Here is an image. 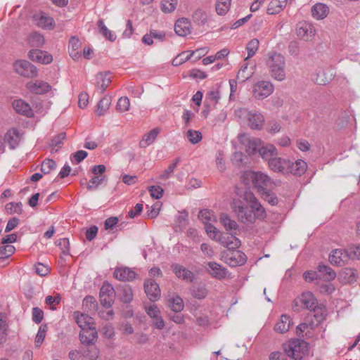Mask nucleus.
Masks as SVG:
<instances>
[{"mask_svg":"<svg viewBox=\"0 0 360 360\" xmlns=\"http://www.w3.org/2000/svg\"><path fill=\"white\" fill-rule=\"evenodd\" d=\"M243 200L249 204V207L240 199H233L231 205L233 212L240 222L249 224L255 223L257 219L266 218L265 209L252 192L245 191Z\"/></svg>","mask_w":360,"mask_h":360,"instance_id":"1","label":"nucleus"},{"mask_svg":"<svg viewBox=\"0 0 360 360\" xmlns=\"http://www.w3.org/2000/svg\"><path fill=\"white\" fill-rule=\"evenodd\" d=\"M238 141L244 146L249 155H259L262 158L278 155V151L274 144L265 143L258 137H251L246 134H240Z\"/></svg>","mask_w":360,"mask_h":360,"instance_id":"2","label":"nucleus"},{"mask_svg":"<svg viewBox=\"0 0 360 360\" xmlns=\"http://www.w3.org/2000/svg\"><path fill=\"white\" fill-rule=\"evenodd\" d=\"M242 177L245 184H248L251 181L253 186L259 193L266 190H273L277 186L274 180L262 172L246 171L243 174Z\"/></svg>","mask_w":360,"mask_h":360,"instance_id":"3","label":"nucleus"},{"mask_svg":"<svg viewBox=\"0 0 360 360\" xmlns=\"http://www.w3.org/2000/svg\"><path fill=\"white\" fill-rule=\"evenodd\" d=\"M266 65L271 77L278 81L285 79V60L284 56L278 53H271L266 60Z\"/></svg>","mask_w":360,"mask_h":360,"instance_id":"4","label":"nucleus"},{"mask_svg":"<svg viewBox=\"0 0 360 360\" xmlns=\"http://www.w3.org/2000/svg\"><path fill=\"white\" fill-rule=\"evenodd\" d=\"M287 356L295 359H302L308 352V344L299 339L291 340L283 345Z\"/></svg>","mask_w":360,"mask_h":360,"instance_id":"5","label":"nucleus"},{"mask_svg":"<svg viewBox=\"0 0 360 360\" xmlns=\"http://www.w3.org/2000/svg\"><path fill=\"white\" fill-rule=\"evenodd\" d=\"M236 115L239 117H245L247 120V124L251 129L261 130L264 124V115L257 110H248L243 108L236 111Z\"/></svg>","mask_w":360,"mask_h":360,"instance_id":"6","label":"nucleus"},{"mask_svg":"<svg viewBox=\"0 0 360 360\" xmlns=\"http://www.w3.org/2000/svg\"><path fill=\"white\" fill-rule=\"evenodd\" d=\"M274 91V86L271 82L259 81L252 86V96L257 100H263L269 96Z\"/></svg>","mask_w":360,"mask_h":360,"instance_id":"7","label":"nucleus"},{"mask_svg":"<svg viewBox=\"0 0 360 360\" xmlns=\"http://www.w3.org/2000/svg\"><path fill=\"white\" fill-rule=\"evenodd\" d=\"M23 131L18 127L8 129L4 134V143L8 144L11 149L16 148L23 138Z\"/></svg>","mask_w":360,"mask_h":360,"instance_id":"8","label":"nucleus"},{"mask_svg":"<svg viewBox=\"0 0 360 360\" xmlns=\"http://www.w3.org/2000/svg\"><path fill=\"white\" fill-rule=\"evenodd\" d=\"M115 290L112 285L108 283H104L100 290L101 304L106 308H110L114 302Z\"/></svg>","mask_w":360,"mask_h":360,"instance_id":"9","label":"nucleus"},{"mask_svg":"<svg viewBox=\"0 0 360 360\" xmlns=\"http://www.w3.org/2000/svg\"><path fill=\"white\" fill-rule=\"evenodd\" d=\"M15 72L25 77H32L37 75L34 67L27 60H19L14 63Z\"/></svg>","mask_w":360,"mask_h":360,"instance_id":"10","label":"nucleus"},{"mask_svg":"<svg viewBox=\"0 0 360 360\" xmlns=\"http://www.w3.org/2000/svg\"><path fill=\"white\" fill-rule=\"evenodd\" d=\"M349 260V253L346 249H335L329 255V261L334 266H342L347 264Z\"/></svg>","mask_w":360,"mask_h":360,"instance_id":"11","label":"nucleus"},{"mask_svg":"<svg viewBox=\"0 0 360 360\" xmlns=\"http://www.w3.org/2000/svg\"><path fill=\"white\" fill-rule=\"evenodd\" d=\"M32 19L35 25L41 29L51 30L55 27V21L53 18L49 16L45 13H36L32 15Z\"/></svg>","mask_w":360,"mask_h":360,"instance_id":"12","label":"nucleus"},{"mask_svg":"<svg viewBox=\"0 0 360 360\" xmlns=\"http://www.w3.org/2000/svg\"><path fill=\"white\" fill-rule=\"evenodd\" d=\"M294 302L296 305L300 304L310 311H315L318 304L317 300L310 292L302 293L301 296L295 300Z\"/></svg>","mask_w":360,"mask_h":360,"instance_id":"13","label":"nucleus"},{"mask_svg":"<svg viewBox=\"0 0 360 360\" xmlns=\"http://www.w3.org/2000/svg\"><path fill=\"white\" fill-rule=\"evenodd\" d=\"M246 255L240 250H231L225 255V262L231 266H241L246 262Z\"/></svg>","mask_w":360,"mask_h":360,"instance_id":"14","label":"nucleus"},{"mask_svg":"<svg viewBox=\"0 0 360 360\" xmlns=\"http://www.w3.org/2000/svg\"><path fill=\"white\" fill-rule=\"evenodd\" d=\"M25 86L31 93L35 94H45L52 89L51 86L48 82L39 79L30 81Z\"/></svg>","mask_w":360,"mask_h":360,"instance_id":"15","label":"nucleus"},{"mask_svg":"<svg viewBox=\"0 0 360 360\" xmlns=\"http://www.w3.org/2000/svg\"><path fill=\"white\" fill-rule=\"evenodd\" d=\"M297 36L305 41H311L315 35L314 27L309 23L301 22L297 24Z\"/></svg>","mask_w":360,"mask_h":360,"instance_id":"16","label":"nucleus"},{"mask_svg":"<svg viewBox=\"0 0 360 360\" xmlns=\"http://www.w3.org/2000/svg\"><path fill=\"white\" fill-rule=\"evenodd\" d=\"M287 174L301 176L307 168V163L302 159H288Z\"/></svg>","mask_w":360,"mask_h":360,"instance_id":"17","label":"nucleus"},{"mask_svg":"<svg viewBox=\"0 0 360 360\" xmlns=\"http://www.w3.org/2000/svg\"><path fill=\"white\" fill-rule=\"evenodd\" d=\"M79 340L82 345H93L98 338V333L95 326L84 328L79 335Z\"/></svg>","mask_w":360,"mask_h":360,"instance_id":"18","label":"nucleus"},{"mask_svg":"<svg viewBox=\"0 0 360 360\" xmlns=\"http://www.w3.org/2000/svg\"><path fill=\"white\" fill-rule=\"evenodd\" d=\"M144 290L151 301H155L160 297V290L158 284L152 279H148L144 283Z\"/></svg>","mask_w":360,"mask_h":360,"instance_id":"19","label":"nucleus"},{"mask_svg":"<svg viewBox=\"0 0 360 360\" xmlns=\"http://www.w3.org/2000/svg\"><path fill=\"white\" fill-rule=\"evenodd\" d=\"M29 58L34 62L49 64L53 60V57L48 52L40 49H33L29 52Z\"/></svg>","mask_w":360,"mask_h":360,"instance_id":"20","label":"nucleus"},{"mask_svg":"<svg viewBox=\"0 0 360 360\" xmlns=\"http://www.w3.org/2000/svg\"><path fill=\"white\" fill-rule=\"evenodd\" d=\"M191 22L186 18L178 19L174 25L175 32L181 37H186L191 34Z\"/></svg>","mask_w":360,"mask_h":360,"instance_id":"21","label":"nucleus"},{"mask_svg":"<svg viewBox=\"0 0 360 360\" xmlns=\"http://www.w3.org/2000/svg\"><path fill=\"white\" fill-rule=\"evenodd\" d=\"M222 245L226 247L229 250H235L240 246V240L236 237L235 234H221L218 240Z\"/></svg>","mask_w":360,"mask_h":360,"instance_id":"22","label":"nucleus"},{"mask_svg":"<svg viewBox=\"0 0 360 360\" xmlns=\"http://www.w3.org/2000/svg\"><path fill=\"white\" fill-rule=\"evenodd\" d=\"M208 272L212 277L217 279H223L226 276L227 270L219 264L214 262H210L207 264Z\"/></svg>","mask_w":360,"mask_h":360,"instance_id":"23","label":"nucleus"},{"mask_svg":"<svg viewBox=\"0 0 360 360\" xmlns=\"http://www.w3.org/2000/svg\"><path fill=\"white\" fill-rule=\"evenodd\" d=\"M13 107L15 110L22 115L31 117L34 115V112L30 104L22 99L15 100L13 103Z\"/></svg>","mask_w":360,"mask_h":360,"instance_id":"24","label":"nucleus"},{"mask_svg":"<svg viewBox=\"0 0 360 360\" xmlns=\"http://www.w3.org/2000/svg\"><path fill=\"white\" fill-rule=\"evenodd\" d=\"M114 276L122 281H131L136 277V273L128 267H119L115 269Z\"/></svg>","mask_w":360,"mask_h":360,"instance_id":"25","label":"nucleus"},{"mask_svg":"<svg viewBox=\"0 0 360 360\" xmlns=\"http://www.w3.org/2000/svg\"><path fill=\"white\" fill-rule=\"evenodd\" d=\"M269 168L275 172L283 174H287L288 160V159H266Z\"/></svg>","mask_w":360,"mask_h":360,"instance_id":"26","label":"nucleus"},{"mask_svg":"<svg viewBox=\"0 0 360 360\" xmlns=\"http://www.w3.org/2000/svg\"><path fill=\"white\" fill-rule=\"evenodd\" d=\"M82 43L79 39L75 37H71L69 41V53L74 60H78L82 55Z\"/></svg>","mask_w":360,"mask_h":360,"instance_id":"27","label":"nucleus"},{"mask_svg":"<svg viewBox=\"0 0 360 360\" xmlns=\"http://www.w3.org/2000/svg\"><path fill=\"white\" fill-rule=\"evenodd\" d=\"M110 73L108 72H98L96 75V86L101 90L102 92L105 91L109 84L111 83Z\"/></svg>","mask_w":360,"mask_h":360,"instance_id":"28","label":"nucleus"},{"mask_svg":"<svg viewBox=\"0 0 360 360\" xmlns=\"http://www.w3.org/2000/svg\"><path fill=\"white\" fill-rule=\"evenodd\" d=\"M172 270L176 276L186 281L191 282L194 278V275L188 269L184 267L180 264H173L172 266Z\"/></svg>","mask_w":360,"mask_h":360,"instance_id":"29","label":"nucleus"},{"mask_svg":"<svg viewBox=\"0 0 360 360\" xmlns=\"http://www.w3.org/2000/svg\"><path fill=\"white\" fill-rule=\"evenodd\" d=\"M220 221L226 231H231L230 233L237 234L238 224L235 220L231 219L226 214L222 213L220 215Z\"/></svg>","mask_w":360,"mask_h":360,"instance_id":"30","label":"nucleus"},{"mask_svg":"<svg viewBox=\"0 0 360 360\" xmlns=\"http://www.w3.org/2000/svg\"><path fill=\"white\" fill-rule=\"evenodd\" d=\"M328 12L329 9L327 5L322 3H317L311 8L312 16L317 20L325 18Z\"/></svg>","mask_w":360,"mask_h":360,"instance_id":"31","label":"nucleus"},{"mask_svg":"<svg viewBox=\"0 0 360 360\" xmlns=\"http://www.w3.org/2000/svg\"><path fill=\"white\" fill-rule=\"evenodd\" d=\"M253 68L248 66V61H245L238 70L236 78L240 82H243L248 79L253 75Z\"/></svg>","mask_w":360,"mask_h":360,"instance_id":"32","label":"nucleus"},{"mask_svg":"<svg viewBox=\"0 0 360 360\" xmlns=\"http://www.w3.org/2000/svg\"><path fill=\"white\" fill-rule=\"evenodd\" d=\"M288 0H271L269 4L267 13L270 15L279 13L283 10Z\"/></svg>","mask_w":360,"mask_h":360,"instance_id":"33","label":"nucleus"},{"mask_svg":"<svg viewBox=\"0 0 360 360\" xmlns=\"http://www.w3.org/2000/svg\"><path fill=\"white\" fill-rule=\"evenodd\" d=\"M340 277L344 283H352L356 281L358 274L352 268H345L340 272Z\"/></svg>","mask_w":360,"mask_h":360,"instance_id":"34","label":"nucleus"},{"mask_svg":"<svg viewBox=\"0 0 360 360\" xmlns=\"http://www.w3.org/2000/svg\"><path fill=\"white\" fill-rule=\"evenodd\" d=\"M160 130L157 128L150 130L149 132L144 134L139 144L141 148H146L152 144L156 139Z\"/></svg>","mask_w":360,"mask_h":360,"instance_id":"35","label":"nucleus"},{"mask_svg":"<svg viewBox=\"0 0 360 360\" xmlns=\"http://www.w3.org/2000/svg\"><path fill=\"white\" fill-rule=\"evenodd\" d=\"M291 325V321L288 316L284 314L280 318V320L276 323L274 330L281 333L287 332Z\"/></svg>","mask_w":360,"mask_h":360,"instance_id":"36","label":"nucleus"},{"mask_svg":"<svg viewBox=\"0 0 360 360\" xmlns=\"http://www.w3.org/2000/svg\"><path fill=\"white\" fill-rule=\"evenodd\" d=\"M312 79L319 85H325L332 80V75H328L323 70L319 69L313 75Z\"/></svg>","mask_w":360,"mask_h":360,"instance_id":"37","label":"nucleus"},{"mask_svg":"<svg viewBox=\"0 0 360 360\" xmlns=\"http://www.w3.org/2000/svg\"><path fill=\"white\" fill-rule=\"evenodd\" d=\"M76 322L78 326L81 328V330L84 328H89L94 326L93 319L89 315L81 314L76 317Z\"/></svg>","mask_w":360,"mask_h":360,"instance_id":"38","label":"nucleus"},{"mask_svg":"<svg viewBox=\"0 0 360 360\" xmlns=\"http://www.w3.org/2000/svg\"><path fill=\"white\" fill-rule=\"evenodd\" d=\"M27 41L32 46L42 47L44 44L45 39L41 34L32 32L28 36Z\"/></svg>","mask_w":360,"mask_h":360,"instance_id":"39","label":"nucleus"},{"mask_svg":"<svg viewBox=\"0 0 360 360\" xmlns=\"http://www.w3.org/2000/svg\"><path fill=\"white\" fill-rule=\"evenodd\" d=\"M231 0H216L215 10L218 15H224L230 9Z\"/></svg>","mask_w":360,"mask_h":360,"instance_id":"40","label":"nucleus"},{"mask_svg":"<svg viewBox=\"0 0 360 360\" xmlns=\"http://www.w3.org/2000/svg\"><path fill=\"white\" fill-rule=\"evenodd\" d=\"M318 270L321 275L327 281L334 280L336 277L335 271L328 265L320 264L318 266Z\"/></svg>","mask_w":360,"mask_h":360,"instance_id":"41","label":"nucleus"},{"mask_svg":"<svg viewBox=\"0 0 360 360\" xmlns=\"http://www.w3.org/2000/svg\"><path fill=\"white\" fill-rule=\"evenodd\" d=\"M98 26L99 32L107 39L110 41H114L116 39V35L111 30H110L104 24L103 20L98 21Z\"/></svg>","mask_w":360,"mask_h":360,"instance_id":"42","label":"nucleus"},{"mask_svg":"<svg viewBox=\"0 0 360 360\" xmlns=\"http://www.w3.org/2000/svg\"><path fill=\"white\" fill-rule=\"evenodd\" d=\"M259 46V41L257 39H252L247 44L246 50L248 52V56L245 58L244 61H248L249 58L255 55L258 51Z\"/></svg>","mask_w":360,"mask_h":360,"instance_id":"43","label":"nucleus"},{"mask_svg":"<svg viewBox=\"0 0 360 360\" xmlns=\"http://www.w3.org/2000/svg\"><path fill=\"white\" fill-rule=\"evenodd\" d=\"M120 299L124 303H129L133 300V292L129 285H124L120 289Z\"/></svg>","mask_w":360,"mask_h":360,"instance_id":"44","label":"nucleus"},{"mask_svg":"<svg viewBox=\"0 0 360 360\" xmlns=\"http://www.w3.org/2000/svg\"><path fill=\"white\" fill-rule=\"evenodd\" d=\"M178 0H162L161 11L165 13H172L176 8Z\"/></svg>","mask_w":360,"mask_h":360,"instance_id":"45","label":"nucleus"},{"mask_svg":"<svg viewBox=\"0 0 360 360\" xmlns=\"http://www.w3.org/2000/svg\"><path fill=\"white\" fill-rule=\"evenodd\" d=\"M169 307L174 312H179L184 309V301L179 296H176L169 299Z\"/></svg>","mask_w":360,"mask_h":360,"instance_id":"46","label":"nucleus"},{"mask_svg":"<svg viewBox=\"0 0 360 360\" xmlns=\"http://www.w3.org/2000/svg\"><path fill=\"white\" fill-rule=\"evenodd\" d=\"M99 349L93 347L82 350V355L89 360H96L99 356Z\"/></svg>","mask_w":360,"mask_h":360,"instance_id":"47","label":"nucleus"},{"mask_svg":"<svg viewBox=\"0 0 360 360\" xmlns=\"http://www.w3.org/2000/svg\"><path fill=\"white\" fill-rule=\"evenodd\" d=\"M205 231L210 238L215 240H219V238L222 234L215 226L210 222L205 224Z\"/></svg>","mask_w":360,"mask_h":360,"instance_id":"48","label":"nucleus"},{"mask_svg":"<svg viewBox=\"0 0 360 360\" xmlns=\"http://www.w3.org/2000/svg\"><path fill=\"white\" fill-rule=\"evenodd\" d=\"M48 330L46 324H41L35 338V346L39 347L44 342Z\"/></svg>","mask_w":360,"mask_h":360,"instance_id":"49","label":"nucleus"},{"mask_svg":"<svg viewBox=\"0 0 360 360\" xmlns=\"http://www.w3.org/2000/svg\"><path fill=\"white\" fill-rule=\"evenodd\" d=\"M66 137L65 132H61L57 136H54L51 141L50 146L52 150L57 151L59 148L61 147L63 141Z\"/></svg>","mask_w":360,"mask_h":360,"instance_id":"50","label":"nucleus"},{"mask_svg":"<svg viewBox=\"0 0 360 360\" xmlns=\"http://www.w3.org/2000/svg\"><path fill=\"white\" fill-rule=\"evenodd\" d=\"M110 105V100L108 98H103L100 100L97 105V109L96 110V113L101 116L103 115L107 110L109 108Z\"/></svg>","mask_w":360,"mask_h":360,"instance_id":"51","label":"nucleus"},{"mask_svg":"<svg viewBox=\"0 0 360 360\" xmlns=\"http://www.w3.org/2000/svg\"><path fill=\"white\" fill-rule=\"evenodd\" d=\"M190 59H191V58L189 54V51H182L173 59L172 65L174 66H179L184 64Z\"/></svg>","mask_w":360,"mask_h":360,"instance_id":"52","label":"nucleus"},{"mask_svg":"<svg viewBox=\"0 0 360 360\" xmlns=\"http://www.w3.org/2000/svg\"><path fill=\"white\" fill-rule=\"evenodd\" d=\"M193 19L195 23L203 25L207 20V13L202 9H197L193 13Z\"/></svg>","mask_w":360,"mask_h":360,"instance_id":"53","label":"nucleus"},{"mask_svg":"<svg viewBox=\"0 0 360 360\" xmlns=\"http://www.w3.org/2000/svg\"><path fill=\"white\" fill-rule=\"evenodd\" d=\"M106 176L105 175L103 176H94L91 179L89 182L86 186V188L89 191H91L93 189H96L99 185H101L104 181H105Z\"/></svg>","mask_w":360,"mask_h":360,"instance_id":"54","label":"nucleus"},{"mask_svg":"<svg viewBox=\"0 0 360 360\" xmlns=\"http://www.w3.org/2000/svg\"><path fill=\"white\" fill-rule=\"evenodd\" d=\"M272 190H266L260 193L261 197L271 205H276L278 203V198L271 191Z\"/></svg>","mask_w":360,"mask_h":360,"instance_id":"55","label":"nucleus"},{"mask_svg":"<svg viewBox=\"0 0 360 360\" xmlns=\"http://www.w3.org/2000/svg\"><path fill=\"white\" fill-rule=\"evenodd\" d=\"M7 213L20 214L22 212V205L20 202H9L6 205Z\"/></svg>","mask_w":360,"mask_h":360,"instance_id":"56","label":"nucleus"},{"mask_svg":"<svg viewBox=\"0 0 360 360\" xmlns=\"http://www.w3.org/2000/svg\"><path fill=\"white\" fill-rule=\"evenodd\" d=\"M186 137L189 142L195 144L202 140V134L198 130L189 129L186 133Z\"/></svg>","mask_w":360,"mask_h":360,"instance_id":"57","label":"nucleus"},{"mask_svg":"<svg viewBox=\"0 0 360 360\" xmlns=\"http://www.w3.org/2000/svg\"><path fill=\"white\" fill-rule=\"evenodd\" d=\"M129 108L130 101L127 97L123 96L118 99V101L117 103V110L120 112H127L129 110Z\"/></svg>","mask_w":360,"mask_h":360,"instance_id":"58","label":"nucleus"},{"mask_svg":"<svg viewBox=\"0 0 360 360\" xmlns=\"http://www.w3.org/2000/svg\"><path fill=\"white\" fill-rule=\"evenodd\" d=\"M210 51V49L208 47H202L195 49V51H189V54L191 58H194L195 60H198L205 55H207Z\"/></svg>","mask_w":360,"mask_h":360,"instance_id":"59","label":"nucleus"},{"mask_svg":"<svg viewBox=\"0 0 360 360\" xmlns=\"http://www.w3.org/2000/svg\"><path fill=\"white\" fill-rule=\"evenodd\" d=\"M56 245L61 249L62 253L64 255H70V242L68 238H60L56 242Z\"/></svg>","mask_w":360,"mask_h":360,"instance_id":"60","label":"nucleus"},{"mask_svg":"<svg viewBox=\"0 0 360 360\" xmlns=\"http://www.w3.org/2000/svg\"><path fill=\"white\" fill-rule=\"evenodd\" d=\"M56 163L53 159H45L41 163V172L44 174L49 173L52 169H55Z\"/></svg>","mask_w":360,"mask_h":360,"instance_id":"61","label":"nucleus"},{"mask_svg":"<svg viewBox=\"0 0 360 360\" xmlns=\"http://www.w3.org/2000/svg\"><path fill=\"white\" fill-rule=\"evenodd\" d=\"M177 165V161L172 162L170 164L167 169L160 173L159 179L161 180H167L168 179L171 174L173 173L175 167Z\"/></svg>","mask_w":360,"mask_h":360,"instance_id":"62","label":"nucleus"},{"mask_svg":"<svg viewBox=\"0 0 360 360\" xmlns=\"http://www.w3.org/2000/svg\"><path fill=\"white\" fill-rule=\"evenodd\" d=\"M15 248L12 245L6 244L0 247V258H7L15 252Z\"/></svg>","mask_w":360,"mask_h":360,"instance_id":"63","label":"nucleus"},{"mask_svg":"<svg viewBox=\"0 0 360 360\" xmlns=\"http://www.w3.org/2000/svg\"><path fill=\"white\" fill-rule=\"evenodd\" d=\"M214 216L213 212L209 210H202L199 212L198 218L204 223H209Z\"/></svg>","mask_w":360,"mask_h":360,"instance_id":"64","label":"nucleus"}]
</instances>
